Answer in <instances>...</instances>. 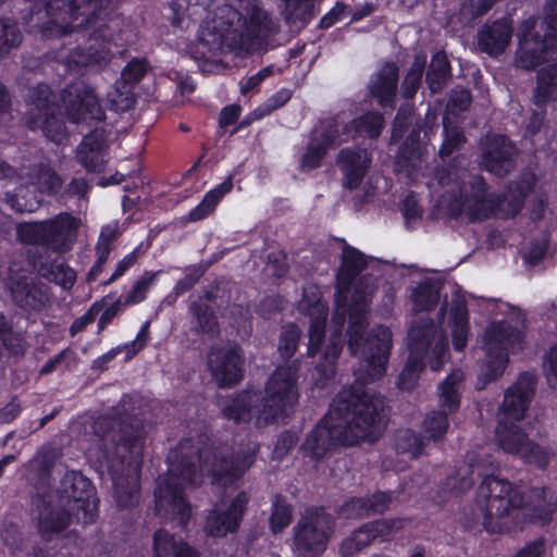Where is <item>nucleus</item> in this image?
Masks as SVG:
<instances>
[{"label": "nucleus", "instance_id": "obj_1", "mask_svg": "<svg viewBox=\"0 0 557 557\" xmlns=\"http://www.w3.org/2000/svg\"><path fill=\"white\" fill-rule=\"evenodd\" d=\"M366 263L364 256L358 250L352 247L344 248L342 265L337 274L336 307L327 332L325 331L327 311L318 286L310 284L304 288L299 310L310 317L307 355L313 359L315 370L312 376L317 374L318 386H324V381L334 375L335 364L343 349L342 330L347 313L349 314L348 348L352 355L361 352L360 363L355 370L356 380L361 384L371 383L382 377L386 371L392 347L391 331L377 326L367 338H363L369 294H360L355 288L351 295L352 304H347L350 284Z\"/></svg>", "mask_w": 557, "mask_h": 557}, {"label": "nucleus", "instance_id": "obj_2", "mask_svg": "<svg viewBox=\"0 0 557 557\" xmlns=\"http://www.w3.org/2000/svg\"><path fill=\"white\" fill-rule=\"evenodd\" d=\"M169 472L158 479L154 491L156 511L164 520L184 523L190 508L183 496V485L196 486L209 478L213 485H233L251 466L252 457L227 460L212 448L199 449L190 440L181 442L171 449Z\"/></svg>", "mask_w": 557, "mask_h": 557}, {"label": "nucleus", "instance_id": "obj_3", "mask_svg": "<svg viewBox=\"0 0 557 557\" xmlns=\"http://www.w3.org/2000/svg\"><path fill=\"white\" fill-rule=\"evenodd\" d=\"M209 11L202 20L198 34V47L194 58H207L224 49L250 52L276 32L277 24L257 0H228Z\"/></svg>", "mask_w": 557, "mask_h": 557}, {"label": "nucleus", "instance_id": "obj_4", "mask_svg": "<svg viewBox=\"0 0 557 557\" xmlns=\"http://www.w3.org/2000/svg\"><path fill=\"white\" fill-rule=\"evenodd\" d=\"M438 208L453 216H460L474 222L496 214L503 218L515 215L522 207L524 196L535 183L532 173L522 176L521 184L508 187L499 197L488 194L482 177L470 174L467 170L448 166L436 174Z\"/></svg>", "mask_w": 557, "mask_h": 557}, {"label": "nucleus", "instance_id": "obj_5", "mask_svg": "<svg viewBox=\"0 0 557 557\" xmlns=\"http://www.w3.org/2000/svg\"><path fill=\"white\" fill-rule=\"evenodd\" d=\"M383 400L370 389L361 395H338L327 414L308 434L301 446L306 457L323 458L338 444L373 440L383 426Z\"/></svg>", "mask_w": 557, "mask_h": 557}, {"label": "nucleus", "instance_id": "obj_6", "mask_svg": "<svg viewBox=\"0 0 557 557\" xmlns=\"http://www.w3.org/2000/svg\"><path fill=\"white\" fill-rule=\"evenodd\" d=\"M98 448L89 456L103 462L113 481V493L120 507L134 506L139 499V468L144 450V431L137 422L117 423L99 419L95 423Z\"/></svg>", "mask_w": 557, "mask_h": 557}, {"label": "nucleus", "instance_id": "obj_7", "mask_svg": "<svg viewBox=\"0 0 557 557\" xmlns=\"http://www.w3.org/2000/svg\"><path fill=\"white\" fill-rule=\"evenodd\" d=\"M55 98L47 85H39L29 91L27 98V113L29 127L40 128L53 141H61L65 135L63 121L55 115L63 110L73 123L100 122L103 110L99 104L94 90L83 83L72 85L61 96L62 104H55L50 98Z\"/></svg>", "mask_w": 557, "mask_h": 557}, {"label": "nucleus", "instance_id": "obj_8", "mask_svg": "<svg viewBox=\"0 0 557 557\" xmlns=\"http://www.w3.org/2000/svg\"><path fill=\"white\" fill-rule=\"evenodd\" d=\"M299 362L280 366L269 377L265 394L261 399L256 392H245L225 408V414L235 421H249L256 418L261 426L288 416L298 403L297 386Z\"/></svg>", "mask_w": 557, "mask_h": 557}, {"label": "nucleus", "instance_id": "obj_9", "mask_svg": "<svg viewBox=\"0 0 557 557\" xmlns=\"http://www.w3.org/2000/svg\"><path fill=\"white\" fill-rule=\"evenodd\" d=\"M476 505L482 524L495 531L492 519L509 515L511 510L522 507L523 516L534 522H547L554 513L557 498L546 488H534L524 502L521 492L507 480L495 475L483 479L476 492Z\"/></svg>", "mask_w": 557, "mask_h": 557}, {"label": "nucleus", "instance_id": "obj_10", "mask_svg": "<svg viewBox=\"0 0 557 557\" xmlns=\"http://www.w3.org/2000/svg\"><path fill=\"white\" fill-rule=\"evenodd\" d=\"M98 503L91 482L78 472L66 473L57 495L49 497L38 517V530L50 540L63 532L73 522L90 524L96 521Z\"/></svg>", "mask_w": 557, "mask_h": 557}, {"label": "nucleus", "instance_id": "obj_11", "mask_svg": "<svg viewBox=\"0 0 557 557\" xmlns=\"http://www.w3.org/2000/svg\"><path fill=\"white\" fill-rule=\"evenodd\" d=\"M533 387L532 379L525 375L506 391L495 437L503 450L542 468L548 463L550 451L528 441L517 424L523 419L529 407Z\"/></svg>", "mask_w": 557, "mask_h": 557}, {"label": "nucleus", "instance_id": "obj_12", "mask_svg": "<svg viewBox=\"0 0 557 557\" xmlns=\"http://www.w3.org/2000/svg\"><path fill=\"white\" fill-rule=\"evenodd\" d=\"M111 0H49L45 12L38 11L32 16V21H40L42 15L49 20L42 25V32L47 37H54L72 33L86 26L91 28L90 34L96 40H113L108 37L102 28H95L96 18L101 10L109 5Z\"/></svg>", "mask_w": 557, "mask_h": 557}, {"label": "nucleus", "instance_id": "obj_13", "mask_svg": "<svg viewBox=\"0 0 557 557\" xmlns=\"http://www.w3.org/2000/svg\"><path fill=\"white\" fill-rule=\"evenodd\" d=\"M499 310L507 318L490 323L483 335L486 357L482 374L488 381L500 376L507 366L508 355L518 352L523 347L522 313L506 304L500 305Z\"/></svg>", "mask_w": 557, "mask_h": 557}, {"label": "nucleus", "instance_id": "obj_14", "mask_svg": "<svg viewBox=\"0 0 557 557\" xmlns=\"http://www.w3.org/2000/svg\"><path fill=\"white\" fill-rule=\"evenodd\" d=\"M519 47L516 65L533 69L549 62L557 52V0H549L543 18H529L522 22L517 33Z\"/></svg>", "mask_w": 557, "mask_h": 557}, {"label": "nucleus", "instance_id": "obj_15", "mask_svg": "<svg viewBox=\"0 0 557 557\" xmlns=\"http://www.w3.org/2000/svg\"><path fill=\"white\" fill-rule=\"evenodd\" d=\"M344 121L337 117L334 121L321 123L312 132L311 139L301 156L300 166L304 170H311L320 165L326 149L333 145L347 140L349 137L379 136L383 120L380 114L370 113L354 120L350 125H343Z\"/></svg>", "mask_w": 557, "mask_h": 557}, {"label": "nucleus", "instance_id": "obj_16", "mask_svg": "<svg viewBox=\"0 0 557 557\" xmlns=\"http://www.w3.org/2000/svg\"><path fill=\"white\" fill-rule=\"evenodd\" d=\"M409 358L399 375L398 385L410 391L419 379L423 361L434 371L440 370L447 359V343L444 334L432 327L413 326L408 334Z\"/></svg>", "mask_w": 557, "mask_h": 557}, {"label": "nucleus", "instance_id": "obj_17", "mask_svg": "<svg viewBox=\"0 0 557 557\" xmlns=\"http://www.w3.org/2000/svg\"><path fill=\"white\" fill-rule=\"evenodd\" d=\"M332 517L323 510H308L294 528V552L320 555L333 533Z\"/></svg>", "mask_w": 557, "mask_h": 557}, {"label": "nucleus", "instance_id": "obj_18", "mask_svg": "<svg viewBox=\"0 0 557 557\" xmlns=\"http://www.w3.org/2000/svg\"><path fill=\"white\" fill-rule=\"evenodd\" d=\"M463 380L461 371L451 372L438 386V406L442 411H433L424 420V432L433 440L441 438L448 428L447 416L455 412L460 403Z\"/></svg>", "mask_w": 557, "mask_h": 557}, {"label": "nucleus", "instance_id": "obj_19", "mask_svg": "<svg viewBox=\"0 0 557 557\" xmlns=\"http://www.w3.org/2000/svg\"><path fill=\"white\" fill-rule=\"evenodd\" d=\"M247 503L248 495L245 492H238L233 498L222 499L208 516L207 532L213 536H225L234 532L239 525Z\"/></svg>", "mask_w": 557, "mask_h": 557}, {"label": "nucleus", "instance_id": "obj_20", "mask_svg": "<svg viewBox=\"0 0 557 557\" xmlns=\"http://www.w3.org/2000/svg\"><path fill=\"white\" fill-rule=\"evenodd\" d=\"M405 519H382L367 523L354 531L342 544L344 557L362 554L376 537L392 535L405 528Z\"/></svg>", "mask_w": 557, "mask_h": 557}, {"label": "nucleus", "instance_id": "obj_21", "mask_svg": "<svg viewBox=\"0 0 557 557\" xmlns=\"http://www.w3.org/2000/svg\"><path fill=\"white\" fill-rule=\"evenodd\" d=\"M208 367L220 386H230L242 379L243 358L235 346L213 347L208 357Z\"/></svg>", "mask_w": 557, "mask_h": 557}, {"label": "nucleus", "instance_id": "obj_22", "mask_svg": "<svg viewBox=\"0 0 557 557\" xmlns=\"http://www.w3.org/2000/svg\"><path fill=\"white\" fill-rule=\"evenodd\" d=\"M81 220L69 213H61L46 220V247L57 251H69L77 237Z\"/></svg>", "mask_w": 557, "mask_h": 557}, {"label": "nucleus", "instance_id": "obj_23", "mask_svg": "<svg viewBox=\"0 0 557 557\" xmlns=\"http://www.w3.org/2000/svg\"><path fill=\"white\" fill-rule=\"evenodd\" d=\"M146 73V64L140 60H134L122 72L121 81L108 94V99L115 111H125L135 103L134 84Z\"/></svg>", "mask_w": 557, "mask_h": 557}, {"label": "nucleus", "instance_id": "obj_24", "mask_svg": "<svg viewBox=\"0 0 557 557\" xmlns=\"http://www.w3.org/2000/svg\"><path fill=\"white\" fill-rule=\"evenodd\" d=\"M412 310L418 315L413 321L410 330L413 326H425L432 327L436 333L443 334L441 330L435 325L434 321L429 319V314L440 301V284L436 282H423L413 288L411 296Z\"/></svg>", "mask_w": 557, "mask_h": 557}, {"label": "nucleus", "instance_id": "obj_25", "mask_svg": "<svg viewBox=\"0 0 557 557\" xmlns=\"http://www.w3.org/2000/svg\"><path fill=\"white\" fill-rule=\"evenodd\" d=\"M515 149L503 135H492L486 138L482 156L483 168L495 175H504L512 168Z\"/></svg>", "mask_w": 557, "mask_h": 557}, {"label": "nucleus", "instance_id": "obj_26", "mask_svg": "<svg viewBox=\"0 0 557 557\" xmlns=\"http://www.w3.org/2000/svg\"><path fill=\"white\" fill-rule=\"evenodd\" d=\"M107 150L106 131L97 127L84 137L77 149V159L88 171L100 172L108 160Z\"/></svg>", "mask_w": 557, "mask_h": 557}, {"label": "nucleus", "instance_id": "obj_27", "mask_svg": "<svg viewBox=\"0 0 557 557\" xmlns=\"http://www.w3.org/2000/svg\"><path fill=\"white\" fill-rule=\"evenodd\" d=\"M10 288L15 302L28 310H38L50 300L48 286L42 283H29L26 277L18 280L11 278Z\"/></svg>", "mask_w": 557, "mask_h": 557}, {"label": "nucleus", "instance_id": "obj_28", "mask_svg": "<svg viewBox=\"0 0 557 557\" xmlns=\"http://www.w3.org/2000/svg\"><path fill=\"white\" fill-rule=\"evenodd\" d=\"M512 27L507 20L486 25L478 37V44L482 51L490 55H498L505 51L510 42Z\"/></svg>", "mask_w": 557, "mask_h": 557}, {"label": "nucleus", "instance_id": "obj_29", "mask_svg": "<svg viewBox=\"0 0 557 557\" xmlns=\"http://www.w3.org/2000/svg\"><path fill=\"white\" fill-rule=\"evenodd\" d=\"M338 162L345 174V185L356 188L361 183L370 164V158L366 150H342Z\"/></svg>", "mask_w": 557, "mask_h": 557}, {"label": "nucleus", "instance_id": "obj_30", "mask_svg": "<svg viewBox=\"0 0 557 557\" xmlns=\"http://www.w3.org/2000/svg\"><path fill=\"white\" fill-rule=\"evenodd\" d=\"M419 133L412 132L405 146L400 149L396 166L398 172H405L408 177L417 180L416 171L422 166L426 148L417 141Z\"/></svg>", "mask_w": 557, "mask_h": 557}, {"label": "nucleus", "instance_id": "obj_31", "mask_svg": "<svg viewBox=\"0 0 557 557\" xmlns=\"http://www.w3.org/2000/svg\"><path fill=\"white\" fill-rule=\"evenodd\" d=\"M398 81L397 67L393 63L385 64L370 84L371 94L377 98L382 107L389 106L394 99Z\"/></svg>", "mask_w": 557, "mask_h": 557}, {"label": "nucleus", "instance_id": "obj_32", "mask_svg": "<svg viewBox=\"0 0 557 557\" xmlns=\"http://www.w3.org/2000/svg\"><path fill=\"white\" fill-rule=\"evenodd\" d=\"M448 322L451 330L453 346L456 350H462L470 335L469 317L465 301L456 298L449 308Z\"/></svg>", "mask_w": 557, "mask_h": 557}, {"label": "nucleus", "instance_id": "obj_33", "mask_svg": "<svg viewBox=\"0 0 557 557\" xmlns=\"http://www.w3.org/2000/svg\"><path fill=\"white\" fill-rule=\"evenodd\" d=\"M391 502V496L381 492L370 499L355 498L343 506L342 515L346 518H362L371 513H380L388 508Z\"/></svg>", "mask_w": 557, "mask_h": 557}, {"label": "nucleus", "instance_id": "obj_34", "mask_svg": "<svg viewBox=\"0 0 557 557\" xmlns=\"http://www.w3.org/2000/svg\"><path fill=\"white\" fill-rule=\"evenodd\" d=\"M281 14L289 25L304 27L315 14L317 0H280Z\"/></svg>", "mask_w": 557, "mask_h": 557}, {"label": "nucleus", "instance_id": "obj_35", "mask_svg": "<svg viewBox=\"0 0 557 557\" xmlns=\"http://www.w3.org/2000/svg\"><path fill=\"white\" fill-rule=\"evenodd\" d=\"M153 553L156 557H190L194 554L188 544L164 530L153 535Z\"/></svg>", "mask_w": 557, "mask_h": 557}, {"label": "nucleus", "instance_id": "obj_36", "mask_svg": "<svg viewBox=\"0 0 557 557\" xmlns=\"http://www.w3.org/2000/svg\"><path fill=\"white\" fill-rule=\"evenodd\" d=\"M233 188L232 177H227L220 185L209 190L202 201L190 211V220L197 221L208 216L215 209L221 199Z\"/></svg>", "mask_w": 557, "mask_h": 557}, {"label": "nucleus", "instance_id": "obj_37", "mask_svg": "<svg viewBox=\"0 0 557 557\" xmlns=\"http://www.w3.org/2000/svg\"><path fill=\"white\" fill-rule=\"evenodd\" d=\"M557 99V64H548L540 70L537 75V88L535 103L542 104L546 101Z\"/></svg>", "mask_w": 557, "mask_h": 557}, {"label": "nucleus", "instance_id": "obj_38", "mask_svg": "<svg viewBox=\"0 0 557 557\" xmlns=\"http://www.w3.org/2000/svg\"><path fill=\"white\" fill-rule=\"evenodd\" d=\"M29 183L40 194H53L61 187V180L48 166H40L29 174Z\"/></svg>", "mask_w": 557, "mask_h": 557}, {"label": "nucleus", "instance_id": "obj_39", "mask_svg": "<svg viewBox=\"0 0 557 557\" xmlns=\"http://www.w3.org/2000/svg\"><path fill=\"white\" fill-rule=\"evenodd\" d=\"M448 73L449 65L445 53H435L431 61L430 72L426 76L429 87L433 92L441 90Z\"/></svg>", "mask_w": 557, "mask_h": 557}, {"label": "nucleus", "instance_id": "obj_40", "mask_svg": "<svg viewBox=\"0 0 557 557\" xmlns=\"http://www.w3.org/2000/svg\"><path fill=\"white\" fill-rule=\"evenodd\" d=\"M29 193V187L21 184L14 195L8 193V203L17 212H33L40 206L41 199L37 195L28 196Z\"/></svg>", "mask_w": 557, "mask_h": 557}, {"label": "nucleus", "instance_id": "obj_41", "mask_svg": "<svg viewBox=\"0 0 557 557\" xmlns=\"http://www.w3.org/2000/svg\"><path fill=\"white\" fill-rule=\"evenodd\" d=\"M110 52L101 48L100 50H96L94 52H83L81 50H76L71 53L69 58V66L77 65V66H91V67H102L109 61Z\"/></svg>", "mask_w": 557, "mask_h": 557}, {"label": "nucleus", "instance_id": "obj_42", "mask_svg": "<svg viewBox=\"0 0 557 557\" xmlns=\"http://www.w3.org/2000/svg\"><path fill=\"white\" fill-rule=\"evenodd\" d=\"M44 276L62 286L64 289L71 288L75 282L76 274L73 269L62 261H55L49 269H41Z\"/></svg>", "mask_w": 557, "mask_h": 557}, {"label": "nucleus", "instance_id": "obj_43", "mask_svg": "<svg viewBox=\"0 0 557 557\" xmlns=\"http://www.w3.org/2000/svg\"><path fill=\"white\" fill-rule=\"evenodd\" d=\"M17 237L26 244L46 246V221L20 224Z\"/></svg>", "mask_w": 557, "mask_h": 557}, {"label": "nucleus", "instance_id": "obj_44", "mask_svg": "<svg viewBox=\"0 0 557 557\" xmlns=\"http://www.w3.org/2000/svg\"><path fill=\"white\" fill-rule=\"evenodd\" d=\"M425 63H426L425 54H420V55L416 57V59L411 65V69L407 73L404 84H403L404 95L407 98L412 97L414 95V92L417 91V89L420 85V82H421V77H422V73H423Z\"/></svg>", "mask_w": 557, "mask_h": 557}, {"label": "nucleus", "instance_id": "obj_45", "mask_svg": "<svg viewBox=\"0 0 557 557\" xmlns=\"http://www.w3.org/2000/svg\"><path fill=\"white\" fill-rule=\"evenodd\" d=\"M299 338L300 331L295 324L283 326L278 342V351L283 358H290L295 354Z\"/></svg>", "mask_w": 557, "mask_h": 557}, {"label": "nucleus", "instance_id": "obj_46", "mask_svg": "<svg viewBox=\"0 0 557 557\" xmlns=\"http://www.w3.org/2000/svg\"><path fill=\"white\" fill-rule=\"evenodd\" d=\"M292 519L289 506L281 497H276L270 517V528L273 533H278L285 529Z\"/></svg>", "mask_w": 557, "mask_h": 557}, {"label": "nucleus", "instance_id": "obj_47", "mask_svg": "<svg viewBox=\"0 0 557 557\" xmlns=\"http://www.w3.org/2000/svg\"><path fill=\"white\" fill-rule=\"evenodd\" d=\"M157 273L146 272L138 281L135 282L131 292L123 300L124 306H131L141 302L146 298V294L156 280Z\"/></svg>", "mask_w": 557, "mask_h": 557}, {"label": "nucleus", "instance_id": "obj_48", "mask_svg": "<svg viewBox=\"0 0 557 557\" xmlns=\"http://www.w3.org/2000/svg\"><path fill=\"white\" fill-rule=\"evenodd\" d=\"M21 39V33L12 21L0 20V54L20 45Z\"/></svg>", "mask_w": 557, "mask_h": 557}, {"label": "nucleus", "instance_id": "obj_49", "mask_svg": "<svg viewBox=\"0 0 557 557\" xmlns=\"http://www.w3.org/2000/svg\"><path fill=\"white\" fill-rule=\"evenodd\" d=\"M553 555V543L549 537L542 536L529 542L518 557H542Z\"/></svg>", "mask_w": 557, "mask_h": 557}, {"label": "nucleus", "instance_id": "obj_50", "mask_svg": "<svg viewBox=\"0 0 557 557\" xmlns=\"http://www.w3.org/2000/svg\"><path fill=\"white\" fill-rule=\"evenodd\" d=\"M198 322L199 331L214 335L218 330V323L212 310L209 307L193 306L191 307Z\"/></svg>", "mask_w": 557, "mask_h": 557}, {"label": "nucleus", "instance_id": "obj_51", "mask_svg": "<svg viewBox=\"0 0 557 557\" xmlns=\"http://www.w3.org/2000/svg\"><path fill=\"white\" fill-rule=\"evenodd\" d=\"M445 139L440 150L441 154H450L462 141V134L456 126H450L448 117L444 119Z\"/></svg>", "mask_w": 557, "mask_h": 557}, {"label": "nucleus", "instance_id": "obj_52", "mask_svg": "<svg viewBox=\"0 0 557 557\" xmlns=\"http://www.w3.org/2000/svg\"><path fill=\"white\" fill-rule=\"evenodd\" d=\"M117 234L119 225L115 222L109 223L102 227L97 246L100 253V260H103L107 257L110 244L116 238Z\"/></svg>", "mask_w": 557, "mask_h": 557}, {"label": "nucleus", "instance_id": "obj_53", "mask_svg": "<svg viewBox=\"0 0 557 557\" xmlns=\"http://www.w3.org/2000/svg\"><path fill=\"white\" fill-rule=\"evenodd\" d=\"M149 337V322H146L140 327L134 341L126 344L123 349L126 351V359H132L138 351H140L147 344Z\"/></svg>", "mask_w": 557, "mask_h": 557}, {"label": "nucleus", "instance_id": "obj_54", "mask_svg": "<svg viewBox=\"0 0 557 557\" xmlns=\"http://www.w3.org/2000/svg\"><path fill=\"white\" fill-rule=\"evenodd\" d=\"M272 74V67L271 66H268V67H264L262 70H260L258 73H256L255 75L248 77V78H245L243 81H240L239 83V86H240V92L243 95H247L248 92L252 91L253 89H256L267 77H269L270 75Z\"/></svg>", "mask_w": 557, "mask_h": 557}, {"label": "nucleus", "instance_id": "obj_55", "mask_svg": "<svg viewBox=\"0 0 557 557\" xmlns=\"http://www.w3.org/2000/svg\"><path fill=\"white\" fill-rule=\"evenodd\" d=\"M411 114H412V109L410 107H406V108H403L401 110H399L396 119H395V123H394V127H393V139L395 140L396 138H399L404 135V127L408 126V124L412 122V117H411Z\"/></svg>", "mask_w": 557, "mask_h": 557}, {"label": "nucleus", "instance_id": "obj_56", "mask_svg": "<svg viewBox=\"0 0 557 557\" xmlns=\"http://www.w3.org/2000/svg\"><path fill=\"white\" fill-rule=\"evenodd\" d=\"M346 7L343 3H336L335 7L327 12L320 21L322 28H329L335 23L342 21L345 16Z\"/></svg>", "mask_w": 557, "mask_h": 557}, {"label": "nucleus", "instance_id": "obj_57", "mask_svg": "<svg viewBox=\"0 0 557 557\" xmlns=\"http://www.w3.org/2000/svg\"><path fill=\"white\" fill-rule=\"evenodd\" d=\"M493 2L494 0H470L469 4L463 5L462 14L480 16L492 7Z\"/></svg>", "mask_w": 557, "mask_h": 557}, {"label": "nucleus", "instance_id": "obj_58", "mask_svg": "<svg viewBox=\"0 0 557 557\" xmlns=\"http://www.w3.org/2000/svg\"><path fill=\"white\" fill-rule=\"evenodd\" d=\"M200 10L201 9L199 7L191 5V7L187 8V10H186L187 13L175 12V15L173 17V25L181 29L189 28V26L191 24V17L194 15L199 14Z\"/></svg>", "mask_w": 557, "mask_h": 557}, {"label": "nucleus", "instance_id": "obj_59", "mask_svg": "<svg viewBox=\"0 0 557 557\" xmlns=\"http://www.w3.org/2000/svg\"><path fill=\"white\" fill-rule=\"evenodd\" d=\"M396 445L399 450H408L412 456H417L421 449L417 438L408 432L398 437Z\"/></svg>", "mask_w": 557, "mask_h": 557}, {"label": "nucleus", "instance_id": "obj_60", "mask_svg": "<svg viewBox=\"0 0 557 557\" xmlns=\"http://www.w3.org/2000/svg\"><path fill=\"white\" fill-rule=\"evenodd\" d=\"M469 473H473L470 467L459 469L457 476L449 479L448 485L459 490L468 488L473 483V480L468 478Z\"/></svg>", "mask_w": 557, "mask_h": 557}, {"label": "nucleus", "instance_id": "obj_61", "mask_svg": "<svg viewBox=\"0 0 557 557\" xmlns=\"http://www.w3.org/2000/svg\"><path fill=\"white\" fill-rule=\"evenodd\" d=\"M546 248H547L546 240H541V242L532 245V247L525 253V257H524L525 261L529 264H536L544 257V255L546 252Z\"/></svg>", "mask_w": 557, "mask_h": 557}, {"label": "nucleus", "instance_id": "obj_62", "mask_svg": "<svg viewBox=\"0 0 557 557\" xmlns=\"http://www.w3.org/2000/svg\"><path fill=\"white\" fill-rule=\"evenodd\" d=\"M470 103V95L467 90L458 91L454 97L450 98L448 103V110L455 112L458 110H465Z\"/></svg>", "mask_w": 557, "mask_h": 557}, {"label": "nucleus", "instance_id": "obj_63", "mask_svg": "<svg viewBox=\"0 0 557 557\" xmlns=\"http://www.w3.org/2000/svg\"><path fill=\"white\" fill-rule=\"evenodd\" d=\"M296 444L295 436L290 433H284L282 434L277 443L275 445L274 454L277 458L282 457L285 453L288 451L289 448H292Z\"/></svg>", "mask_w": 557, "mask_h": 557}, {"label": "nucleus", "instance_id": "obj_64", "mask_svg": "<svg viewBox=\"0 0 557 557\" xmlns=\"http://www.w3.org/2000/svg\"><path fill=\"white\" fill-rule=\"evenodd\" d=\"M544 371L557 380V344L552 347L544 361Z\"/></svg>", "mask_w": 557, "mask_h": 557}]
</instances>
